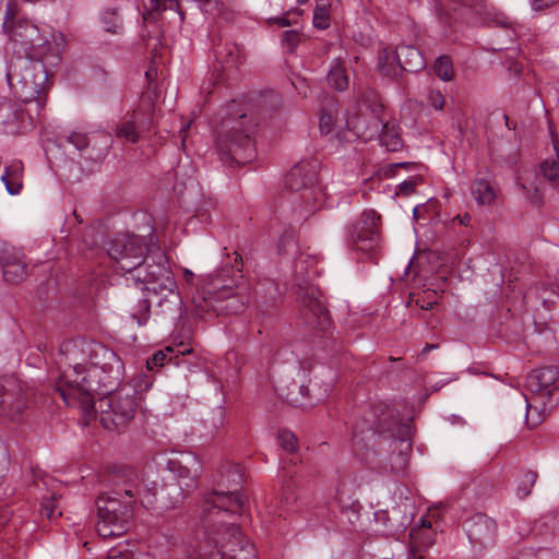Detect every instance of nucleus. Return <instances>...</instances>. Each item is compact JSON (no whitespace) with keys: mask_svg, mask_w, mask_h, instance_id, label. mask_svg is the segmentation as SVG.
I'll use <instances>...</instances> for the list:
<instances>
[{"mask_svg":"<svg viewBox=\"0 0 559 559\" xmlns=\"http://www.w3.org/2000/svg\"><path fill=\"white\" fill-rule=\"evenodd\" d=\"M337 102L334 97H328L320 108L319 129L322 134H329L335 127L337 116Z\"/></svg>","mask_w":559,"mask_h":559,"instance_id":"nucleus-33","label":"nucleus"},{"mask_svg":"<svg viewBox=\"0 0 559 559\" xmlns=\"http://www.w3.org/2000/svg\"><path fill=\"white\" fill-rule=\"evenodd\" d=\"M555 151L557 153V159H546L540 164V171L543 176L552 185L559 186V148L555 144Z\"/></svg>","mask_w":559,"mask_h":559,"instance_id":"nucleus-37","label":"nucleus"},{"mask_svg":"<svg viewBox=\"0 0 559 559\" xmlns=\"http://www.w3.org/2000/svg\"><path fill=\"white\" fill-rule=\"evenodd\" d=\"M216 59L225 67H237L242 62L241 50L236 44H226L214 50Z\"/></svg>","mask_w":559,"mask_h":559,"instance_id":"nucleus-36","label":"nucleus"},{"mask_svg":"<svg viewBox=\"0 0 559 559\" xmlns=\"http://www.w3.org/2000/svg\"><path fill=\"white\" fill-rule=\"evenodd\" d=\"M257 122L245 112H226L216 128V148L225 163L245 165L257 156Z\"/></svg>","mask_w":559,"mask_h":559,"instance_id":"nucleus-6","label":"nucleus"},{"mask_svg":"<svg viewBox=\"0 0 559 559\" xmlns=\"http://www.w3.org/2000/svg\"><path fill=\"white\" fill-rule=\"evenodd\" d=\"M111 390L107 394L96 395L98 397V409L100 423L109 430L124 427L138 409V397L132 388H122L119 391Z\"/></svg>","mask_w":559,"mask_h":559,"instance_id":"nucleus-11","label":"nucleus"},{"mask_svg":"<svg viewBox=\"0 0 559 559\" xmlns=\"http://www.w3.org/2000/svg\"><path fill=\"white\" fill-rule=\"evenodd\" d=\"M427 102L436 110H442L444 107V96L438 90H430L427 95Z\"/></svg>","mask_w":559,"mask_h":559,"instance_id":"nucleus-49","label":"nucleus"},{"mask_svg":"<svg viewBox=\"0 0 559 559\" xmlns=\"http://www.w3.org/2000/svg\"><path fill=\"white\" fill-rule=\"evenodd\" d=\"M526 386L532 393L550 403L554 394L559 392L558 369L552 366L535 369L527 376Z\"/></svg>","mask_w":559,"mask_h":559,"instance_id":"nucleus-19","label":"nucleus"},{"mask_svg":"<svg viewBox=\"0 0 559 559\" xmlns=\"http://www.w3.org/2000/svg\"><path fill=\"white\" fill-rule=\"evenodd\" d=\"M326 81L329 86L335 91L343 92L348 88L349 78L342 58H336L332 61Z\"/></svg>","mask_w":559,"mask_h":559,"instance_id":"nucleus-32","label":"nucleus"},{"mask_svg":"<svg viewBox=\"0 0 559 559\" xmlns=\"http://www.w3.org/2000/svg\"><path fill=\"white\" fill-rule=\"evenodd\" d=\"M280 445L283 450L293 453L297 449V438L296 436L288 430H281L277 436Z\"/></svg>","mask_w":559,"mask_h":559,"instance_id":"nucleus-44","label":"nucleus"},{"mask_svg":"<svg viewBox=\"0 0 559 559\" xmlns=\"http://www.w3.org/2000/svg\"><path fill=\"white\" fill-rule=\"evenodd\" d=\"M134 271L136 280L145 285L143 298H139L138 307L131 313L138 324L143 325L147 322L153 304L157 308L156 314L175 313L180 298L166 253L158 247H148L143 262Z\"/></svg>","mask_w":559,"mask_h":559,"instance_id":"nucleus-3","label":"nucleus"},{"mask_svg":"<svg viewBox=\"0 0 559 559\" xmlns=\"http://www.w3.org/2000/svg\"><path fill=\"white\" fill-rule=\"evenodd\" d=\"M213 421L217 420L218 424H222L223 421V411L222 409H217L214 414H213V417H212Z\"/></svg>","mask_w":559,"mask_h":559,"instance_id":"nucleus-59","label":"nucleus"},{"mask_svg":"<svg viewBox=\"0 0 559 559\" xmlns=\"http://www.w3.org/2000/svg\"><path fill=\"white\" fill-rule=\"evenodd\" d=\"M243 474L240 465L228 463L222 466L214 478L215 488L205 496L203 508L216 510L217 515L223 512L237 514L242 511L246 498L239 488Z\"/></svg>","mask_w":559,"mask_h":559,"instance_id":"nucleus-10","label":"nucleus"},{"mask_svg":"<svg viewBox=\"0 0 559 559\" xmlns=\"http://www.w3.org/2000/svg\"><path fill=\"white\" fill-rule=\"evenodd\" d=\"M484 0H439L440 14L450 20L464 17L465 12L483 5Z\"/></svg>","mask_w":559,"mask_h":559,"instance_id":"nucleus-28","label":"nucleus"},{"mask_svg":"<svg viewBox=\"0 0 559 559\" xmlns=\"http://www.w3.org/2000/svg\"><path fill=\"white\" fill-rule=\"evenodd\" d=\"M168 471L171 473V481L182 485L186 491H192L198 487L197 469L191 471L190 467L182 464L177 459H170L167 463Z\"/></svg>","mask_w":559,"mask_h":559,"instance_id":"nucleus-27","label":"nucleus"},{"mask_svg":"<svg viewBox=\"0 0 559 559\" xmlns=\"http://www.w3.org/2000/svg\"><path fill=\"white\" fill-rule=\"evenodd\" d=\"M423 182H424V178L421 175H419V174L414 175L411 178L402 181L397 186V194H402L405 197L411 195V194L415 193L416 188L419 185H421Z\"/></svg>","mask_w":559,"mask_h":559,"instance_id":"nucleus-42","label":"nucleus"},{"mask_svg":"<svg viewBox=\"0 0 559 559\" xmlns=\"http://www.w3.org/2000/svg\"><path fill=\"white\" fill-rule=\"evenodd\" d=\"M412 428L397 419V412L385 404L372 405L356 425L353 451L366 463H372L377 453L397 452L400 467H404L412 451Z\"/></svg>","mask_w":559,"mask_h":559,"instance_id":"nucleus-2","label":"nucleus"},{"mask_svg":"<svg viewBox=\"0 0 559 559\" xmlns=\"http://www.w3.org/2000/svg\"><path fill=\"white\" fill-rule=\"evenodd\" d=\"M67 139L68 142L74 145L80 152L88 148L90 139L86 133L74 131L71 132Z\"/></svg>","mask_w":559,"mask_h":559,"instance_id":"nucleus-45","label":"nucleus"},{"mask_svg":"<svg viewBox=\"0 0 559 559\" xmlns=\"http://www.w3.org/2000/svg\"><path fill=\"white\" fill-rule=\"evenodd\" d=\"M147 249L148 245L141 236L118 235L110 241L107 251L117 264V269L132 272L143 262Z\"/></svg>","mask_w":559,"mask_h":559,"instance_id":"nucleus-14","label":"nucleus"},{"mask_svg":"<svg viewBox=\"0 0 559 559\" xmlns=\"http://www.w3.org/2000/svg\"><path fill=\"white\" fill-rule=\"evenodd\" d=\"M419 211H420V205L415 206L413 210V216H414V219H416V221L419 219Z\"/></svg>","mask_w":559,"mask_h":559,"instance_id":"nucleus-64","label":"nucleus"},{"mask_svg":"<svg viewBox=\"0 0 559 559\" xmlns=\"http://www.w3.org/2000/svg\"><path fill=\"white\" fill-rule=\"evenodd\" d=\"M433 69L438 78L444 82L452 81L454 75L452 59L449 56H440L435 64Z\"/></svg>","mask_w":559,"mask_h":559,"instance_id":"nucleus-38","label":"nucleus"},{"mask_svg":"<svg viewBox=\"0 0 559 559\" xmlns=\"http://www.w3.org/2000/svg\"><path fill=\"white\" fill-rule=\"evenodd\" d=\"M380 221L381 216L374 210H366L359 221L348 228V247L366 254L373 263H377L380 245Z\"/></svg>","mask_w":559,"mask_h":559,"instance_id":"nucleus-12","label":"nucleus"},{"mask_svg":"<svg viewBox=\"0 0 559 559\" xmlns=\"http://www.w3.org/2000/svg\"><path fill=\"white\" fill-rule=\"evenodd\" d=\"M57 67L16 58L7 70V80L17 99L24 104H35L37 114L45 108L51 78Z\"/></svg>","mask_w":559,"mask_h":559,"instance_id":"nucleus-7","label":"nucleus"},{"mask_svg":"<svg viewBox=\"0 0 559 559\" xmlns=\"http://www.w3.org/2000/svg\"><path fill=\"white\" fill-rule=\"evenodd\" d=\"M296 484L294 481V476L289 475L285 480L282 487V500L285 501L286 504H293L297 501V495L295 492Z\"/></svg>","mask_w":559,"mask_h":559,"instance_id":"nucleus-43","label":"nucleus"},{"mask_svg":"<svg viewBox=\"0 0 559 559\" xmlns=\"http://www.w3.org/2000/svg\"><path fill=\"white\" fill-rule=\"evenodd\" d=\"M326 390L322 394H313L307 384H294L287 393V400L290 404L296 407H308L313 406L318 402L322 401L325 396Z\"/></svg>","mask_w":559,"mask_h":559,"instance_id":"nucleus-30","label":"nucleus"},{"mask_svg":"<svg viewBox=\"0 0 559 559\" xmlns=\"http://www.w3.org/2000/svg\"><path fill=\"white\" fill-rule=\"evenodd\" d=\"M183 277L187 282H191L193 280V273L189 270H185Z\"/></svg>","mask_w":559,"mask_h":559,"instance_id":"nucleus-61","label":"nucleus"},{"mask_svg":"<svg viewBox=\"0 0 559 559\" xmlns=\"http://www.w3.org/2000/svg\"><path fill=\"white\" fill-rule=\"evenodd\" d=\"M84 344L75 341L61 343L56 369L50 371V380L67 405L80 404L85 414L95 408L96 395L109 393L123 372V362L110 348L98 345L94 350L103 361H94L86 367L87 355Z\"/></svg>","mask_w":559,"mask_h":559,"instance_id":"nucleus-1","label":"nucleus"},{"mask_svg":"<svg viewBox=\"0 0 559 559\" xmlns=\"http://www.w3.org/2000/svg\"><path fill=\"white\" fill-rule=\"evenodd\" d=\"M277 24L281 27H285V26L290 25V22H289V20L287 17H280V19H277Z\"/></svg>","mask_w":559,"mask_h":559,"instance_id":"nucleus-60","label":"nucleus"},{"mask_svg":"<svg viewBox=\"0 0 559 559\" xmlns=\"http://www.w3.org/2000/svg\"><path fill=\"white\" fill-rule=\"evenodd\" d=\"M203 511L205 512V523H206V538L209 543L213 544L215 546V537H218L221 539L224 538V542L227 544L229 542V534L227 533V530L229 526H238L235 523H229L225 520L226 516L233 515L229 512H223L222 515L216 514V510L207 508H203Z\"/></svg>","mask_w":559,"mask_h":559,"instance_id":"nucleus-24","label":"nucleus"},{"mask_svg":"<svg viewBox=\"0 0 559 559\" xmlns=\"http://www.w3.org/2000/svg\"><path fill=\"white\" fill-rule=\"evenodd\" d=\"M110 488L96 499L98 522L97 533L104 538L123 535L131 526L133 506L140 496V486L132 469L114 474Z\"/></svg>","mask_w":559,"mask_h":559,"instance_id":"nucleus-4","label":"nucleus"},{"mask_svg":"<svg viewBox=\"0 0 559 559\" xmlns=\"http://www.w3.org/2000/svg\"><path fill=\"white\" fill-rule=\"evenodd\" d=\"M156 76H157V69L155 67L151 66L145 72V78L148 81V91H151V88L153 87V83L155 82Z\"/></svg>","mask_w":559,"mask_h":559,"instance_id":"nucleus-54","label":"nucleus"},{"mask_svg":"<svg viewBox=\"0 0 559 559\" xmlns=\"http://www.w3.org/2000/svg\"><path fill=\"white\" fill-rule=\"evenodd\" d=\"M409 559H425L423 555H419L415 547H413L408 552Z\"/></svg>","mask_w":559,"mask_h":559,"instance_id":"nucleus-58","label":"nucleus"},{"mask_svg":"<svg viewBox=\"0 0 559 559\" xmlns=\"http://www.w3.org/2000/svg\"><path fill=\"white\" fill-rule=\"evenodd\" d=\"M105 559H154L150 554H132L130 551H121L111 549Z\"/></svg>","mask_w":559,"mask_h":559,"instance_id":"nucleus-46","label":"nucleus"},{"mask_svg":"<svg viewBox=\"0 0 559 559\" xmlns=\"http://www.w3.org/2000/svg\"><path fill=\"white\" fill-rule=\"evenodd\" d=\"M24 121L22 106L9 97H0V128L4 133L16 134Z\"/></svg>","mask_w":559,"mask_h":559,"instance_id":"nucleus-22","label":"nucleus"},{"mask_svg":"<svg viewBox=\"0 0 559 559\" xmlns=\"http://www.w3.org/2000/svg\"><path fill=\"white\" fill-rule=\"evenodd\" d=\"M471 215L468 213L459 214L455 216L454 221H457L462 226H468L471 224Z\"/></svg>","mask_w":559,"mask_h":559,"instance_id":"nucleus-55","label":"nucleus"},{"mask_svg":"<svg viewBox=\"0 0 559 559\" xmlns=\"http://www.w3.org/2000/svg\"><path fill=\"white\" fill-rule=\"evenodd\" d=\"M20 391L15 379L9 378L0 381V413L4 411L20 412L22 403L16 400V392Z\"/></svg>","mask_w":559,"mask_h":559,"instance_id":"nucleus-29","label":"nucleus"},{"mask_svg":"<svg viewBox=\"0 0 559 559\" xmlns=\"http://www.w3.org/2000/svg\"><path fill=\"white\" fill-rule=\"evenodd\" d=\"M103 24L106 32L118 34L122 29V19L118 9H108L103 13Z\"/></svg>","mask_w":559,"mask_h":559,"instance_id":"nucleus-39","label":"nucleus"},{"mask_svg":"<svg viewBox=\"0 0 559 559\" xmlns=\"http://www.w3.org/2000/svg\"><path fill=\"white\" fill-rule=\"evenodd\" d=\"M23 170L21 160H13L5 166L1 180L11 195L19 194L23 188Z\"/></svg>","mask_w":559,"mask_h":559,"instance_id":"nucleus-31","label":"nucleus"},{"mask_svg":"<svg viewBox=\"0 0 559 559\" xmlns=\"http://www.w3.org/2000/svg\"><path fill=\"white\" fill-rule=\"evenodd\" d=\"M283 41L293 50L300 41V34L297 31H286Z\"/></svg>","mask_w":559,"mask_h":559,"instance_id":"nucleus-52","label":"nucleus"},{"mask_svg":"<svg viewBox=\"0 0 559 559\" xmlns=\"http://www.w3.org/2000/svg\"><path fill=\"white\" fill-rule=\"evenodd\" d=\"M464 530L474 547L484 549L495 543L497 524L491 518L483 513L468 518L464 522Z\"/></svg>","mask_w":559,"mask_h":559,"instance_id":"nucleus-18","label":"nucleus"},{"mask_svg":"<svg viewBox=\"0 0 559 559\" xmlns=\"http://www.w3.org/2000/svg\"><path fill=\"white\" fill-rule=\"evenodd\" d=\"M190 354H192V348L183 343H180L175 347L167 346L163 350L155 352L147 359L146 367L150 370L154 367H163L165 364H171L179 367L187 362L183 357Z\"/></svg>","mask_w":559,"mask_h":559,"instance_id":"nucleus-23","label":"nucleus"},{"mask_svg":"<svg viewBox=\"0 0 559 559\" xmlns=\"http://www.w3.org/2000/svg\"><path fill=\"white\" fill-rule=\"evenodd\" d=\"M377 523L383 526L384 533L392 537H399L413 521L406 503L395 504L391 509L374 513Z\"/></svg>","mask_w":559,"mask_h":559,"instance_id":"nucleus-20","label":"nucleus"},{"mask_svg":"<svg viewBox=\"0 0 559 559\" xmlns=\"http://www.w3.org/2000/svg\"><path fill=\"white\" fill-rule=\"evenodd\" d=\"M365 102L370 99L373 104L372 111L374 114V124L373 132L368 134L369 138H372L374 133H378L380 127L381 131L379 132V141L382 146H384L390 152H397L403 147L402 139L397 132L396 126L394 122L385 121L383 122L379 118V112L382 111V105L379 104L378 95L373 91H368L365 96Z\"/></svg>","mask_w":559,"mask_h":559,"instance_id":"nucleus-17","label":"nucleus"},{"mask_svg":"<svg viewBox=\"0 0 559 559\" xmlns=\"http://www.w3.org/2000/svg\"><path fill=\"white\" fill-rule=\"evenodd\" d=\"M190 491H186L182 485L174 483L171 480L164 483L160 487L155 488L152 493L154 502L159 503L163 508H175L182 501L186 495Z\"/></svg>","mask_w":559,"mask_h":559,"instance_id":"nucleus-25","label":"nucleus"},{"mask_svg":"<svg viewBox=\"0 0 559 559\" xmlns=\"http://www.w3.org/2000/svg\"><path fill=\"white\" fill-rule=\"evenodd\" d=\"M0 264L4 280L10 284H20L27 275L24 255L13 247H4L0 252Z\"/></svg>","mask_w":559,"mask_h":559,"instance_id":"nucleus-21","label":"nucleus"},{"mask_svg":"<svg viewBox=\"0 0 559 559\" xmlns=\"http://www.w3.org/2000/svg\"><path fill=\"white\" fill-rule=\"evenodd\" d=\"M10 44L17 58L32 59L50 67L60 64L66 45L61 34L48 38L28 20H19L12 25Z\"/></svg>","mask_w":559,"mask_h":559,"instance_id":"nucleus-8","label":"nucleus"},{"mask_svg":"<svg viewBox=\"0 0 559 559\" xmlns=\"http://www.w3.org/2000/svg\"><path fill=\"white\" fill-rule=\"evenodd\" d=\"M156 91H145L136 109L115 130L118 139L130 143H138L141 134L151 130L155 115Z\"/></svg>","mask_w":559,"mask_h":559,"instance_id":"nucleus-13","label":"nucleus"},{"mask_svg":"<svg viewBox=\"0 0 559 559\" xmlns=\"http://www.w3.org/2000/svg\"><path fill=\"white\" fill-rule=\"evenodd\" d=\"M537 473L533 471H526L524 472L516 489V493L521 499L526 498L531 491L533 486L535 485L537 480Z\"/></svg>","mask_w":559,"mask_h":559,"instance_id":"nucleus-41","label":"nucleus"},{"mask_svg":"<svg viewBox=\"0 0 559 559\" xmlns=\"http://www.w3.org/2000/svg\"><path fill=\"white\" fill-rule=\"evenodd\" d=\"M300 312L314 328L325 330L330 325V312L321 292L307 288L298 296Z\"/></svg>","mask_w":559,"mask_h":559,"instance_id":"nucleus-15","label":"nucleus"},{"mask_svg":"<svg viewBox=\"0 0 559 559\" xmlns=\"http://www.w3.org/2000/svg\"><path fill=\"white\" fill-rule=\"evenodd\" d=\"M438 347H439L438 344H426V346L419 353V357H425L429 350L436 349Z\"/></svg>","mask_w":559,"mask_h":559,"instance_id":"nucleus-57","label":"nucleus"},{"mask_svg":"<svg viewBox=\"0 0 559 559\" xmlns=\"http://www.w3.org/2000/svg\"><path fill=\"white\" fill-rule=\"evenodd\" d=\"M558 0H532V7L535 11L549 8L555 4Z\"/></svg>","mask_w":559,"mask_h":559,"instance_id":"nucleus-53","label":"nucleus"},{"mask_svg":"<svg viewBox=\"0 0 559 559\" xmlns=\"http://www.w3.org/2000/svg\"><path fill=\"white\" fill-rule=\"evenodd\" d=\"M392 167L394 168H406V169H418L420 167L419 164L417 163H396V164H393Z\"/></svg>","mask_w":559,"mask_h":559,"instance_id":"nucleus-56","label":"nucleus"},{"mask_svg":"<svg viewBox=\"0 0 559 559\" xmlns=\"http://www.w3.org/2000/svg\"><path fill=\"white\" fill-rule=\"evenodd\" d=\"M471 189L474 199L480 205H490L497 198L495 188L485 178H476Z\"/></svg>","mask_w":559,"mask_h":559,"instance_id":"nucleus-34","label":"nucleus"},{"mask_svg":"<svg viewBox=\"0 0 559 559\" xmlns=\"http://www.w3.org/2000/svg\"><path fill=\"white\" fill-rule=\"evenodd\" d=\"M486 16H487L486 17L487 21L493 25L502 26V27H507V28L512 27V21L507 15H504L502 12L486 11Z\"/></svg>","mask_w":559,"mask_h":559,"instance_id":"nucleus-47","label":"nucleus"},{"mask_svg":"<svg viewBox=\"0 0 559 559\" xmlns=\"http://www.w3.org/2000/svg\"><path fill=\"white\" fill-rule=\"evenodd\" d=\"M230 538L226 544L224 538L215 537L217 558L215 559H255L252 544L242 535L239 526H229L227 530Z\"/></svg>","mask_w":559,"mask_h":559,"instance_id":"nucleus-16","label":"nucleus"},{"mask_svg":"<svg viewBox=\"0 0 559 559\" xmlns=\"http://www.w3.org/2000/svg\"><path fill=\"white\" fill-rule=\"evenodd\" d=\"M518 187L525 193H527V198L530 199L531 203L535 206H540L543 204V198L538 191V188L534 185H531V187H527L525 183H519Z\"/></svg>","mask_w":559,"mask_h":559,"instance_id":"nucleus-48","label":"nucleus"},{"mask_svg":"<svg viewBox=\"0 0 559 559\" xmlns=\"http://www.w3.org/2000/svg\"><path fill=\"white\" fill-rule=\"evenodd\" d=\"M331 4L321 3L317 4L313 11V26L318 29H326L331 25L330 15Z\"/></svg>","mask_w":559,"mask_h":559,"instance_id":"nucleus-40","label":"nucleus"},{"mask_svg":"<svg viewBox=\"0 0 559 559\" xmlns=\"http://www.w3.org/2000/svg\"><path fill=\"white\" fill-rule=\"evenodd\" d=\"M377 67L380 73L385 76L396 78L401 75V64L397 63L394 50L389 48L379 52Z\"/></svg>","mask_w":559,"mask_h":559,"instance_id":"nucleus-35","label":"nucleus"},{"mask_svg":"<svg viewBox=\"0 0 559 559\" xmlns=\"http://www.w3.org/2000/svg\"><path fill=\"white\" fill-rule=\"evenodd\" d=\"M242 258L237 254L233 275L228 270H223L214 275L203 287L202 292L193 298L195 311L199 316L214 312L216 316L241 312L247 304L248 296L245 288H240L239 281L242 280Z\"/></svg>","mask_w":559,"mask_h":559,"instance_id":"nucleus-5","label":"nucleus"},{"mask_svg":"<svg viewBox=\"0 0 559 559\" xmlns=\"http://www.w3.org/2000/svg\"><path fill=\"white\" fill-rule=\"evenodd\" d=\"M397 63L401 64V73L418 72L425 68V59L421 52L413 45H399L394 50Z\"/></svg>","mask_w":559,"mask_h":559,"instance_id":"nucleus-26","label":"nucleus"},{"mask_svg":"<svg viewBox=\"0 0 559 559\" xmlns=\"http://www.w3.org/2000/svg\"><path fill=\"white\" fill-rule=\"evenodd\" d=\"M40 512L41 515L46 516L47 519H53L57 514L61 515V512H57L56 510L53 496L49 500H46L41 503Z\"/></svg>","mask_w":559,"mask_h":559,"instance_id":"nucleus-51","label":"nucleus"},{"mask_svg":"<svg viewBox=\"0 0 559 559\" xmlns=\"http://www.w3.org/2000/svg\"><path fill=\"white\" fill-rule=\"evenodd\" d=\"M188 559H210V558H206L200 554L193 552L188 556Z\"/></svg>","mask_w":559,"mask_h":559,"instance_id":"nucleus-63","label":"nucleus"},{"mask_svg":"<svg viewBox=\"0 0 559 559\" xmlns=\"http://www.w3.org/2000/svg\"><path fill=\"white\" fill-rule=\"evenodd\" d=\"M318 169V160H301L290 168L285 178V186L292 192V203L302 217L313 214L323 201Z\"/></svg>","mask_w":559,"mask_h":559,"instance_id":"nucleus-9","label":"nucleus"},{"mask_svg":"<svg viewBox=\"0 0 559 559\" xmlns=\"http://www.w3.org/2000/svg\"><path fill=\"white\" fill-rule=\"evenodd\" d=\"M414 301L420 309L430 310L432 309L433 305L437 304L436 292L418 295V297Z\"/></svg>","mask_w":559,"mask_h":559,"instance_id":"nucleus-50","label":"nucleus"},{"mask_svg":"<svg viewBox=\"0 0 559 559\" xmlns=\"http://www.w3.org/2000/svg\"><path fill=\"white\" fill-rule=\"evenodd\" d=\"M503 118H504V121H506V127H507L509 130H513V129H515V124H511V122H510V118H509V116H508V115H504V116H503Z\"/></svg>","mask_w":559,"mask_h":559,"instance_id":"nucleus-62","label":"nucleus"}]
</instances>
